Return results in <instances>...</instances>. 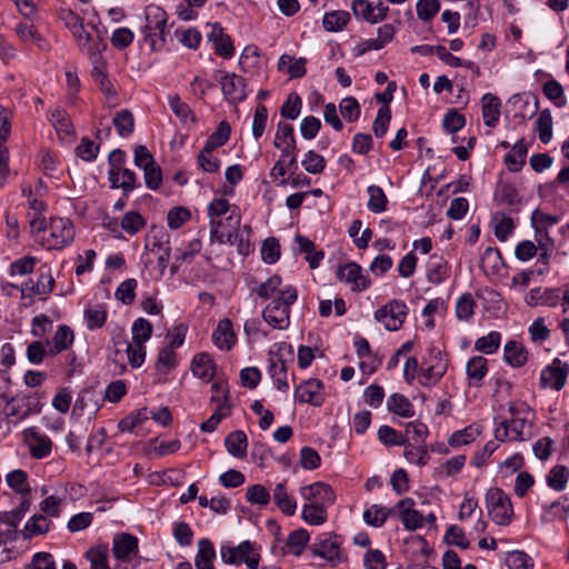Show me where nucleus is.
<instances>
[{"label":"nucleus","instance_id":"obj_53","mask_svg":"<svg viewBox=\"0 0 569 569\" xmlns=\"http://www.w3.org/2000/svg\"><path fill=\"white\" fill-rule=\"evenodd\" d=\"M7 485L18 493L29 495L30 487L28 485V476L26 471L16 469L9 472L6 477Z\"/></svg>","mask_w":569,"mask_h":569},{"label":"nucleus","instance_id":"obj_10","mask_svg":"<svg viewBox=\"0 0 569 569\" xmlns=\"http://www.w3.org/2000/svg\"><path fill=\"white\" fill-rule=\"evenodd\" d=\"M311 551L315 556L321 557L332 565H337L341 559L340 542L337 536L328 532L318 537Z\"/></svg>","mask_w":569,"mask_h":569},{"label":"nucleus","instance_id":"obj_1","mask_svg":"<svg viewBox=\"0 0 569 569\" xmlns=\"http://www.w3.org/2000/svg\"><path fill=\"white\" fill-rule=\"evenodd\" d=\"M298 291L293 286H283L277 296L262 311L264 321L274 329L283 330L290 325V307L297 301Z\"/></svg>","mask_w":569,"mask_h":569},{"label":"nucleus","instance_id":"obj_56","mask_svg":"<svg viewBox=\"0 0 569 569\" xmlns=\"http://www.w3.org/2000/svg\"><path fill=\"white\" fill-rule=\"evenodd\" d=\"M132 342L144 345L152 335V325L144 318H138L133 321L132 328Z\"/></svg>","mask_w":569,"mask_h":569},{"label":"nucleus","instance_id":"obj_36","mask_svg":"<svg viewBox=\"0 0 569 569\" xmlns=\"http://www.w3.org/2000/svg\"><path fill=\"white\" fill-rule=\"evenodd\" d=\"M228 452L236 458H244L247 455L248 440L242 430L229 433L224 440Z\"/></svg>","mask_w":569,"mask_h":569},{"label":"nucleus","instance_id":"obj_44","mask_svg":"<svg viewBox=\"0 0 569 569\" xmlns=\"http://www.w3.org/2000/svg\"><path fill=\"white\" fill-rule=\"evenodd\" d=\"M328 507L308 502L302 507V519L311 526H320L327 521Z\"/></svg>","mask_w":569,"mask_h":569},{"label":"nucleus","instance_id":"obj_54","mask_svg":"<svg viewBox=\"0 0 569 569\" xmlns=\"http://www.w3.org/2000/svg\"><path fill=\"white\" fill-rule=\"evenodd\" d=\"M113 124L119 136L128 137L132 133L134 128L133 114L128 109H122L116 113Z\"/></svg>","mask_w":569,"mask_h":569},{"label":"nucleus","instance_id":"obj_41","mask_svg":"<svg viewBox=\"0 0 569 569\" xmlns=\"http://www.w3.org/2000/svg\"><path fill=\"white\" fill-rule=\"evenodd\" d=\"M503 358L512 367H521L527 361V351L520 342L508 341L503 349Z\"/></svg>","mask_w":569,"mask_h":569},{"label":"nucleus","instance_id":"obj_37","mask_svg":"<svg viewBox=\"0 0 569 569\" xmlns=\"http://www.w3.org/2000/svg\"><path fill=\"white\" fill-rule=\"evenodd\" d=\"M467 376L475 386H480L488 373V361L482 356H475L467 362Z\"/></svg>","mask_w":569,"mask_h":569},{"label":"nucleus","instance_id":"obj_27","mask_svg":"<svg viewBox=\"0 0 569 569\" xmlns=\"http://www.w3.org/2000/svg\"><path fill=\"white\" fill-rule=\"evenodd\" d=\"M482 118L489 128L497 126L500 117V100L498 97L486 93L482 99Z\"/></svg>","mask_w":569,"mask_h":569},{"label":"nucleus","instance_id":"obj_32","mask_svg":"<svg viewBox=\"0 0 569 569\" xmlns=\"http://www.w3.org/2000/svg\"><path fill=\"white\" fill-rule=\"evenodd\" d=\"M387 409L402 418H412L415 416L413 405L401 393H392L388 398Z\"/></svg>","mask_w":569,"mask_h":569},{"label":"nucleus","instance_id":"obj_34","mask_svg":"<svg viewBox=\"0 0 569 569\" xmlns=\"http://www.w3.org/2000/svg\"><path fill=\"white\" fill-rule=\"evenodd\" d=\"M391 516H395V510H392V508H386L380 505H372L363 511V521L368 526L380 528Z\"/></svg>","mask_w":569,"mask_h":569},{"label":"nucleus","instance_id":"obj_30","mask_svg":"<svg viewBox=\"0 0 569 569\" xmlns=\"http://www.w3.org/2000/svg\"><path fill=\"white\" fill-rule=\"evenodd\" d=\"M19 523V516L0 512V546L16 540Z\"/></svg>","mask_w":569,"mask_h":569},{"label":"nucleus","instance_id":"obj_5","mask_svg":"<svg viewBox=\"0 0 569 569\" xmlns=\"http://www.w3.org/2000/svg\"><path fill=\"white\" fill-rule=\"evenodd\" d=\"M408 313V307L403 301L392 300L375 312V319L381 322L389 331L398 330Z\"/></svg>","mask_w":569,"mask_h":569},{"label":"nucleus","instance_id":"obj_35","mask_svg":"<svg viewBox=\"0 0 569 569\" xmlns=\"http://www.w3.org/2000/svg\"><path fill=\"white\" fill-rule=\"evenodd\" d=\"M86 558L90 562L89 569H111L108 563L109 547L107 543H97L88 549Z\"/></svg>","mask_w":569,"mask_h":569},{"label":"nucleus","instance_id":"obj_62","mask_svg":"<svg viewBox=\"0 0 569 569\" xmlns=\"http://www.w3.org/2000/svg\"><path fill=\"white\" fill-rule=\"evenodd\" d=\"M351 10L357 19L376 24L373 4L369 0H353Z\"/></svg>","mask_w":569,"mask_h":569},{"label":"nucleus","instance_id":"obj_18","mask_svg":"<svg viewBox=\"0 0 569 569\" xmlns=\"http://www.w3.org/2000/svg\"><path fill=\"white\" fill-rule=\"evenodd\" d=\"M525 302L529 307H557L560 303V290L541 287L533 288L526 295Z\"/></svg>","mask_w":569,"mask_h":569},{"label":"nucleus","instance_id":"obj_24","mask_svg":"<svg viewBox=\"0 0 569 569\" xmlns=\"http://www.w3.org/2000/svg\"><path fill=\"white\" fill-rule=\"evenodd\" d=\"M273 144L276 148L281 149L284 157L295 154L296 139L293 134V127L290 123L280 122L278 124Z\"/></svg>","mask_w":569,"mask_h":569},{"label":"nucleus","instance_id":"obj_51","mask_svg":"<svg viewBox=\"0 0 569 569\" xmlns=\"http://www.w3.org/2000/svg\"><path fill=\"white\" fill-rule=\"evenodd\" d=\"M536 129L541 142L548 143L552 138V116L549 109L539 112Z\"/></svg>","mask_w":569,"mask_h":569},{"label":"nucleus","instance_id":"obj_7","mask_svg":"<svg viewBox=\"0 0 569 569\" xmlns=\"http://www.w3.org/2000/svg\"><path fill=\"white\" fill-rule=\"evenodd\" d=\"M139 552L138 538L130 533H118L112 540V555L117 567L133 560Z\"/></svg>","mask_w":569,"mask_h":569},{"label":"nucleus","instance_id":"obj_29","mask_svg":"<svg viewBox=\"0 0 569 569\" xmlns=\"http://www.w3.org/2000/svg\"><path fill=\"white\" fill-rule=\"evenodd\" d=\"M216 558V550L212 542L202 538L198 541V552L194 558V566L197 569H214L213 559Z\"/></svg>","mask_w":569,"mask_h":569},{"label":"nucleus","instance_id":"obj_45","mask_svg":"<svg viewBox=\"0 0 569 569\" xmlns=\"http://www.w3.org/2000/svg\"><path fill=\"white\" fill-rule=\"evenodd\" d=\"M84 321L89 330L101 328L107 321V309L103 305L88 306L84 309Z\"/></svg>","mask_w":569,"mask_h":569},{"label":"nucleus","instance_id":"obj_12","mask_svg":"<svg viewBox=\"0 0 569 569\" xmlns=\"http://www.w3.org/2000/svg\"><path fill=\"white\" fill-rule=\"evenodd\" d=\"M296 400L319 407L325 401L323 385L318 379H309L301 382L295 392Z\"/></svg>","mask_w":569,"mask_h":569},{"label":"nucleus","instance_id":"obj_15","mask_svg":"<svg viewBox=\"0 0 569 569\" xmlns=\"http://www.w3.org/2000/svg\"><path fill=\"white\" fill-rule=\"evenodd\" d=\"M221 89L226 99L231 103H237L246 99L244 79L236 73H226L220 80Z\"/></svg>","mask_w":569,"mask_h":569},{"label":"nucleus","instance_id":"obj_60","mask_svg":"<svg viewBox=\"0 0 569 569\" xmlns=\"http://www.w3.org/2000/svg\"><path fill=\"white\" fill-rule=\"evenodd\" d=\"M480 433L477 426H468L467 428L453 432L449 438V445L452 447L465 446L472 442Z\"/></svg>","mask_w":569,"mask_h":569},{"label":"nucleus","instance_id":"obj_47","mask_svg":"<svg viewBox=\"0 0 569 569\" xmlns=\"http://www.w3.org/2000/svg\"><path fill=\"white\" fill-rule=\"evenodd\" d=\"M49 120L59 134L70 136L73 133L72 123L66 110L53 109L49 114Z\"/></svg>","mask_w":569,"mask_h":569},{"label":"nucleus","instance_id":"obj_40","mask_svg":"<svg viewBox=\"0 0 569 569\" xmlns=\"http://www.w3.org/2000/svg\"><path fill=\"white\" fill-rule=\"evenodd\" d=\"M210 40L214 41L216 52L224 58L233 54V46L230 38L222 33V29L218 24L212 26V31L208 34Z\"/></svg>","mask_w":569,"mask_h":569},{"label":"nucleus","instance_id":"obj_11","mask_svg":"<svg viewBox=\"0 0 569 569\" xmlns=\"http://www.w3.org/2000/svg\"><path fill=\"white\" fill-rule=\"evenodd\" d=\"M300 495L309 503L331 506L336 500L332 488L325 482H313L300 488Z\"/></svg>","mask_w":569,"mask_h":569},{"label":"nucleus","instance_id":"obj_52","mask_svg":"<svg viewBox=\"0 0 569 569\" xmlns=\"http://www.w3.org/2000/svg\"><path fill=\"white\" fill-rule=\"evenodd\" d=\"M169 107L172 112L180 119L182 123H188L189 121L194 122L196 117L192 113L190 107L183 102L179 96L172 94L168 97Z\"/></svg>","mask_w":569,"mask_h":569},{"label":"nucleus","instance_id":"obj_21","mask_svg":"<svg viewBox=\"0 0 569 569\" xmlns=\"http://www.w3.org/2000/svg\"><path fill=\"white\" fill-rule=\"evenodd\" d=\"M567 375V368L561 367L560 360L556 359L551 366L541 371L540 380L545 387L560 390L566 385Z\"/></svg>","mask_w":569,"mask_h":569},{"label":"nucleus","instance_id":"obj_23","mask_svg":"<svg viewBox=\"0 0 569 569\" xmlns=\"http://www.w3.org/2000/svg\"><path fill=\"white\" fill-rule=\"evenodd\" d=\"M212 341L221 350H230L236 345L237 337L229 319H222L218 322L212 332Z\"/></svg>","mask_w":569,"mask_h":569},{"label":"nucleus","instance_id":"obj_63","mask_svg":"<svg viewBox=\"0 0 569 569\" xmlns=\"http://www.w3.org/2000/svg\"><path fill=\"white\" fill-rule=\"evenodd\" d=\"M506 565L509 569H531L533 560L525 551L513 550L508 553Z\"/></svg>","mask_w":569,"mask_h":569},{"label":"nucleus","instance_id":"obj_43","mask_svg":"<svg viewBox=\"0 0 569 569\" xmlns=\"http://www.w3.org/2000/svg\"><path fill=\"white\" fill-rule=\"evenodd\" d=\"M527 152L526 143L522 140L517 142L505 157L508 169L513 172L519 171L525 164Z\"/></svg>","mask_w":569,"mask_h":569},{"label":"nucleus","instance_id":"obj_61","mask_svg":"<svg viewBox=\"0 0 569 569\" xmlns=\"http://www.w3.org/2000/svg\"><path fill=\"white\" fill-rule=\"evenodd\" d=\"M309 533L305 529H298L292 531L287 539V547L289 551L295 555H301L305 546L309 541Z\"/></svg>","mask_w":569,"mask_h":569},{"label":"nucleus","instance_id":"obj_59","mask_svg":"<svg viewBox=\"0 0 569 569\" xmlns=\"http://www.w3.org/2000/svg\"><path fill=\"white\" fill-rule=\"evenodd\" d=\"M230 126L227 121H221L213 133L208 138L204 147L211 150L223 146L230 137Z\"/></svg>","mask_w":569,"mask_h":569},{"label":"nucleus","instance_id":"obj_16","mask_svg":"<svg viewBox=\"0 0 569 569\" xmlns=\"http://www.w3.org/2000/svg\"><path fill=\"white\" fill-rule=\"evenodd\" d=\"M241 223V214L239 210H232L230 214L226 218L221 219V224L224 231L230 234V237H224L220 239V234L216 233L217 229L213 224H210V236L212 241H217L219 243H229L233 244L239 240V229Z\"/></svg>","mask_w":569,"mask_h":569},{"label":"nucleus","instance_id":"obj_26","mask_svg":"<svg viewBox=\"0 0 569 569\" xmlns=\"http://www.w3.org/2000/svg\"><path fill=\"white\" fill-rule=\"evenodd\" d=\"M272 499L277 507L287 516H292L297 511V501L287 490L284 482L276 485L272 491Z\"/></svg>","mask_w":569,"mask_h":569},{"label":"nucleus","instance_id":"obj_39","mask_svg":"<svg viewBox=\"0 0 569 569\" xmlns=\"http://www.w3.org/2000/svg\"><path fill=\"white\" fill-rule=\"evenodd\" d=\"M51 521L44 515H34L24 525L21 535L24 539H31L33 536L43 535L49 531Z\"/></svg>","mask_w":569,"mask_h":569},{"label":"nucleus","instance_id":"obj_20","mask_svg":"<svg viewBox=\"0 0 569 569\" xmlns=\"http://www.w3.org/2000/svg\"><path fill=\"white\" fill-rule=\"evenodd\" d=\"M447 361L443 359L440 351L433 356V361L421 368L420 385L430 387L436 385L447 372Z\"/></svg>","mask_w":569,"mask_h":569},{"label":"nucleus","instance_id":"obj_28","mask_svg":"<svg viewBox=\"0 0 569 569\" xmlns=\"http://www.w3.org/2000/svg\"><path fill=\"white\" fill-rule=\"evenodd\" d=\"M395 37V28L391 24H383L378 29L377 38L367 39L361 43L360 53L371 50H380Z\"/></svg>","mask_w":569,"mask_h":569},{"label":"nucleus","instance_id":"obj_8","mask_svg":"<svg viewBox=\"0 0 569 569\" xmlns=\"http://www.w3.org/2000/svg\"><path fill=\"white\" fill-rule=\"evenodd\" d=\"M413 506L415 501L411 498H405L392 507L395 515L402 522L403 527L410 531L421 528L425 523V517Z\"/></svg>","mask_w":569,"mask_h":569},{"label":"nucleus","instance_id":"obj_64","mask_svg":"<svg viewBox=\"0 0 569 569\" xmlns=\"http://www.w3.org/2000/svg\"><path fill=\"white\" fill-rule=\"evenodd\" d=\"M301 164L307 172L318 174L325 170L326 160L321 154H318L317 152L309 150L305 154Z\"/></svg>","mask_w":569,"mask_h":569},{"label":"nucleus","instance_id":"obj_13","mask_svg":"<svg viewBox=\"0 0 569 569\" xmlns=\"http://www.w3.org/2000/svg\"><path fill=\"white\" fill-rule=\"evenodd\" d=\"M146 249L157 254V267L159 269V274L162 276L171 254L169 236L164 231H158L152 236L151 243L146 244Z\"/></svg>","mask_w":569,"mask_h":569},{"label":"nucleus","instance_id":"obj_58","mask_svg":"<svg viewBox=\"0 0 569 569\" xmlns=\"http://www.w3.org/2000/svg\"><path fill=\"white\" fill-rule=\"evenodd\" d=\"M501 342V335L498 331H491L487 336L477 339L475 348L486 355L495 353Z\"/></svg>","mask_w":569,"mask_h":569},{"label":"nucleus","instance_id":"obj_2","mask_svg":"<svg viewBox=\"0 0 569 569\" xmlns=\"http://www.w3.org/2000/svg\"><path fill=\"white\" fill-rule=\"evenodd\" d=\"M73 238L74 229L69 219L52 218L39 242L48 250H59L69 246Z\"/></svg>","mask_w":569,"mask_h":569},{"label":"nucleus","instance_id":"obj_19","mask_svg":"<svg viewBox=\"0 0 569 569\" xmlns=\"http://www.w3.org/2000/svg\"><path fill=\"white\" fill-rule=\"evenodd\" d=\"M74 341V335L70 327L66 325L58 326L53 337L46 341L48 356L53 357L68 350Z\"/></svg>","mask_w":569,"mask_h":569},{"label":"nucleus","instance_id":"obj_6","mask_svg":"<svg viewBox=\"0 0 569 569\" xmlns=\"http://www.w3.org/2000/svg\"><path fill=\"white\" fill-rule=\"evenodd\" d=\"M509 413L511 418L507 423L511 431L510 440H523L531 427V411L523 403H510Z\"/></svg>","mask_w":569,"mask_h":569},{"label":"nucleus","instance_id":"obj_14","mask_svg":"<svg viewBox=\"0 0 569 569\" xmlns=\"http://www.w3.org/2000/svg\"><path fill=\"white\" fill-rule=\"evenodd\" d=\"M232 210H238V208L231 206L224 198H216L208 206L210 224H213L217 228L214 232L220 234V239L229 236L222 228L221 219L230 214Z\"/></svg>","mask_w":569,"mask_h":569},{"label":"nucleus","instance_id":"obj_4","mask_svg":"<svg viewBox=\"0 0 569 569\" xmlns=\"http://www.w3.org/2000/svg\"><path fill=\"white\" fill-rule=\"evenodd\" d=\"M488 513L498 526L510 523L513 509L509 497L499 488H490L486 493Z\"/></svg>","mask_w":569,"mask_h":569},{"label":"nucleus","instance_id":"obj_57","mask_svg":"<svg viewBox=\"0 0 569 569\" xmlns=\"http://www.w3.org/2000/svg\"><path fill=\"white\" fill-rule=\"evenodd\" d=\"M120 226L126 233L133 236L146 226V220L138 211H129L122 217Z\"/></svg>","mask_w":569,"mask_h":569},{"label":"nucleus","instance_id":"obj_17","mask_svg":"<svg viewBox=\"0 0 569 569\" xmlns=\"http://www.w3.org/2000/svg\"><path fill=\"white\" fill-rule=\"evenodd\" d=\"M337 277L340 281L350 284L352 290L362 291L368 288L369 280L362 273V269L356 262H349L338 269Z\"/></svg>","mask_w":569,"mask_h":569},{"label":"nucleus","instance_id":"obj_9","mask_svg":"<svg viewBox=\"0 0 569 569\" xmlns=\"http://www.w3.org/2000/svg\"><path fill=\"white\" fill-rule=\"evenodd\" d=\"M23 440L34 459H43L52 451L51 439L34 427L27 428L23 431Z\"/></svg>","mask_w":569,"mask_h":569},{"label":"nucleus","instance_id":"obj_49","mask_svg":"<svg viewBox=\"0 0 569 569\" xmlns=\"http://www.w3.org/2000/svg\"><path fill=\"white\" fill-rule=\"evenodd\" d=\"M367 192L369 200L367 203L368 209L373 213H381L387 210L388 198L382 188L371 184L368 187Z\"/></svg>","mask_w":569,"mask_h":569},{"label":"nucleus","instance_id":"obj_31","mask_svg":"<svg viewBox=\"0 0 569 569\" xmlns=\"http://www.w3.org/2000/svg\"><path fill=\"white\" fill-rule=\"evenodd\" d=\"M191 370L197 378L206 381L211 380L214 376L213 361L207 353H198L193 357Z\"/></svg>","mask_w":569,"mask_h":569},{"label":"nucleus","instance_id":"obj_42","mask_svg":"<svg viewBox=\"0 0 569 569\" xmlns=\"http://www.w3.org/2000/svg\"><path fill=\"white\" fill-rule=\"evenodd\" d=\"M278 69L287 72L291 78H299L306 73V59H295L292 56L282 54L278 62Z\"/></svg>","mask_w":569,"mask_h":569},{"label":"nucleus","instance_id":"obj_33","mask_svg":"<svg viewBox=\"0 0 569 569\" xmlns=\"http://www.w3.org/2000/svg\"><path fill=\"white\" fill-rule=\"evenodd\" d=\"M146 26L149 30H158V33L164 32L167 26L166 11L156 4H150L144 10Z\"/></svg>","mask_w":569,"mask_h":569},{"label":"nucleus","instance_id":"obj_55","mask_svg":"<svg viewBox=\"0 0 569 569\" xmlns=\"http://www.w3.org/2000/svg\"><path fill=\"white\" fill-rule=\"evenodd\" d=\"M281 284V278L278 274H273L261 282L256 289V292L262 299H270L276 295L280 296L281 289H283Z\"/></svg>","mask_w":569,"mask_h":569},{"label":"nucleus","instance_id":"obj_3","mask_svg":"<svg viewBox=\"0 0 569 569\" xmlns=\"http://www.w3.org/2000/svg\"><path fill=\"white\" fill-rule=\"evenodd\" d=\"M220 556L224 563L240 566L244 563L249 569H257L260 562V553L256 543L244 540L238 546L229 542L220 548Z\"/></svg>","mask_w":569,"mask_h":569},{"label":"nucleus","instance_id":"obj_48","mask_svg":"<svg viewBox=\"0 0 569 569\" xmlns=\"http://www.w3.org/2000/svg\"><path fill=\"white\" fill-rule=\"evenodd\" d=\"M546 480L551 489L562 491L569 480V469L566 466L557 465L550 469Z\"/></svg>","mask_w":569,"mask_h":569},{"label":"nucleus","instance_id":"obj_46","mask_svg":"<svg viewBox=\"0 0 569 569\" xmlns=\"http://www.w3.org/2000/svg\"><path fill=\"white\" fill-rule=\"evenodd\" d=\"M295 241L297 243L298 251L305 252L307 254L306 259L308 260L310 267L312 269L317 268L320 261L323 259V252L316 251L313 242L303 236L298 234Z\"/></svg>","mask_w":569,"mask_h":569},{"label":"nucleus","instance_id":"obj_38","mask_svg":"<svg viewBox=\"0 0 569 569\" xmlns=\"http://www.w3.org/2000/svg\"><path fill=\"white\" fill-rule=\"evenodd\" d=\"M350 21V13L345 10L327 12L322 19L325 30L329 32L341 31Z\"/></svg>","mask_w":569,"mask_h":569},{"label":"nucleus","instance_id":"obj_50","mask_svg":"<svg viewBox=\"0 0 569 569\" xmlns=\"http://www.w3.org/2000/svg\"><path fill=\"white\" fill-rule=\"evenodd\" d=\"M269 373L273 379L274 386L278 390H288L289 386L287 382V365L284 360H272L269 366Z\"/></svg>","mask_w":569,"mask_h":569},{"label":"nucleus","instance_id":"obj_25","mask_svg":"<svg viewBox=\"0 0 569 569\" xmlns=\"http://www.w3.org/2000/svg\"><path fill=\"white\" fill-rule=\"evenodd\" d=\"M34 284L36 296L40 297L41 300H46L53 291L56 280L49 264L43 263L38 268V279L34 281Z\"/></svg>","mask_w":569,"mask_h":569},{"label":"nucleus","instance_id":"obj_22","mask_svg":"<svg viewBox=\"0 0 569 569\" xmlns=\"http://www.w3.org/2000/svg\"><path fill=\"white\" fill-rule=\"evenodd\" d=\"M108 176L111 187L122 189L126 196L139 186L136 173L127 168L109 169Z\"/></svg>","mask_w":569,"mask_h":569}]
</instances>
